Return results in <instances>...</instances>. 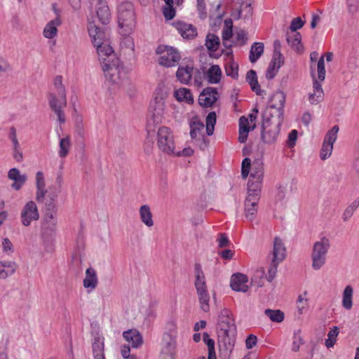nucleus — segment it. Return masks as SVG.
Masks as SVG:
<instances>
[{
    "instance_id": "22",
    "label": "nucleus",
    "mask_w": 359,
    "mask_h": 359,
    "mask_svg": "<svg viewBox=\"0 0 359 359\" xmlns=\"http://www.w3.org/2000/svg\"><path fill=\"white\" fill-rule=\"evenodd\" d=\"M8 177L14 182L12 187L15 190L20 189L27 180V175H21L20 170L15 168L8 171Z\"/></svg>"
},
{
    "instance_id": "48",
    "label": "nucleus",
    "mask_w": 359,
    "mask_h": 359,
    "mask_svg": "<svg viewBox=\"0 0 359 359\" xmlns=\"http://www.w3.org/2000/svg\"><path fill=\"white\" fill-rule=\"evenodd\" d=\"M226 27L222 31V40L229 41L232 36V21L231 19L225 20Z\"/></svg>"
},
{
    "instance_id": "57",
    "label": "nucleus",
    "mask_w": 359,
    "mask_h": 359,
    "mask_svg": "<svg viewBox=\"0 0 359 359\" xmlns=\"http://www.w3.org/2000/svg\"><path fill=\"white\" fill-rule=\"evenodd\" d=\"M197 9L199 16L201 19H205L207 16L205 11V4L204 0H197Z\"/></svg>"
},
{
    "instance_id": "37",
    "label": "nucleus",
    "mask_w": 359,
    "mask_h": 359,
    "mask_svg": "<svg viewBox=\"0 0 359 359\" xmlns=\"http://www.w3.org/2000/svg\"><path fill=\"white\" fill-rule=\"evenodd\" d=\"M250 178L262 179L264 176V168L262 163L259 161H253L250 168Z\"/></svg>"
},
{
    "instance_id": "51",
    "label": "nucleus",
    "mask_w": 359,
    "mask_h": 359,
    "mask_svg": "<svg viewBox=\"0 0 359 359\" xmlns=\"http://www.w3.org/2000/svg\"><path fill=\"white\" fill-rule=\"evenodd\" d=\"M54 86L57 90V95H61L64 97L66 95L65 87L62 85V78L61 76H57L54 79Z\"/></svg>"
},
{
    "instance_id": "31",
    "label": "nucleus",
    "mask_w": 359,
    "mask_h": 359,
    "mask_svg": "<svg viewBox=\"0 0 359 359\" xmlns=\"http://www.w3.org/2000/svg\"><path fill=\"white\" fill-rule=\"evenodd\" d=\"M264 45L262 42H255L251 46L249 60L252 63L255 62L264 53Z\"/></svg>"
},
{
    "instance_id": "5",
    "label": "nucleus",
    "mask_w": 359,
    "mask_h": 359,
    "mask_svg": "<svg viewBox=\"0 0 359 359\" xmlns=\"http://www.w3.org/2000/svg\"><path fill=\"white\" fill-rule=\"evenodd\" d=\"M118 22L122 35L130 34L135 27V18L133 5L123 2L118 8Z\"/></svg>"
},
{
    "instance_id": "4",
    "label": "nucleus",
    "mask_w": 359,
    "mask_h": 359,
    "mask_svg": "<svg viewBox=\"0 0 359 359\" xmlns=\"http://www.w3.org/2000/svg\"><path fill=\"white\" fill-rule=\"evenodd\" d=\"M283 118L262 116L261 139L267 144H274L279 136Z\"/></svg>"
},
{
    "instance_id": "29",
    "label": "nucleus",
    "mask_w": 359,
    "mask_h": 359,
    "mask_svg": "<svg viewBox=\"0 0 359 359\" xmlns=\"http://www.w3.org/2000/svg\"><path fill=\"white\" fill-rule=\"evenodd\" d=\"M84 287L91 290H94L98 283V280L97 277V273L95 270L89 267L86 271V277L83 281Z\"/></svg>"
},
{
    "instance_id": "14",
    "label": "nucleus",
    "mask_w": 359,
    "mask_h": 359,
    "mask_svg": "<svg viewBox=\"0 0 359 359\" xmlns=\"http://www.w3.org/2000/svg\"><path fill=\"white\" fill-rule=\"evenodd\" d=\"M195 287L197 294L198 296L201 309L204 312H208L210 310V294L207 290L205 280L195 281Z\"/></svg>"
},
{
    "instance_id": "62",
    "label": "nucleus",
    "mask_w": 359,
    "mask_h": 359,
    "mask_svg": "<svg viewBox=\"0 0 359 359\" xmlns=\"http://www.w3.org/2000/svg\"><path fill=\"white\" fill-rule=\"evenodd\" d=\"M9 138L12 141L13 147H20V143L17 138L16 129L13 126L10 128Z\"/></svg>"
},
{
    "instance_id": "7",
    "label": "nucleus",
    "mask_w": 359,
    "mask_h": 359,
    "mask_svg": "<svg viewBox=\"0 0 359 359\" xmlns=\"http://www.w3.org/2000/svg\"><path fill=\"white\" fill-rule=\"evenodd\" d=\"M285 95L282 91L275 92L271 97L268 106L262 113V116L283 118Z\"/></svg>"
},
{
    "instance_id": "54",
    "label": "nucleus",
    "mask_w": 359,
    "mask_h": 359,
    "mask_svg": "<svg viewBox=\"0 0 359 359\" xmlns=\"http://www.w3.org/2000/svg\"><path fill=\"white\" fill-rule=\"evenodd\" d=\"M165 18L168 20H172L175 15V10L172 5L167 6L163 11Z\"/></svg>"
},
{
    "instance_id": "38",
    "label": "nucleus",
    "mask_w": 359,
    "mask_h": 359,
    "mask_svg": "<svg viewBox=\"0 0 359 359\" xmlns=\"http://www.w3.org/2000/svg\"><path fill=\"white\" fill-rule=\"evenodd\" d=\"M205 46L210 51H216L219 46V39L213 34H208L206 36Z\"/></svg>"
},
{
    "instance_id": "49",
    "label": "nucleus",
    "mask_w": 359,
    "mask_h": 359,
    "mask_svg": "<svg viewBox=\"0 0 359 359\" xmlns=\"http://www.w3.org/2000/svg\"><path fill=\"white\" fill-rule=\"evenodd\" d=\"M265 276V271L263 268H260L255 272L253 277L252 278V282L257 283L259 286H262L264 283L263 278Z\"/></svg>"
},
{
    "instance_id": "41",
    "label": "nucleus",
    "mask_w": 359,
    "mask_h": 359,
    "mask_svg": "<svg viewBox=\"0 0 359 359\" xmlns=\"http://www.w3.org/2000/svg\"><path fill=\"white\" fill-rule=\"evenodd\" d=\"M70 146L71 142L70 137L69 135H67L66 137L60 139L59 156L62 158L67 156L69 153Z\"/></svg>"
},
{
    "instance_id": "39",
    "label": "nucleus",
    "mask_w": 359,
    "mask_h": 359,
    "mask_svg": "<svg viewBox=\"0 0 359 359\" xmlns=\"http://www.w3.org/2000/svg\"><path fill=\"white\" fill-rule=\"evenodd\" d=\"M264 313L271 321L275 323H281L285 317L284 313L279 309L272 310L267 309L264 311Z\"/></svg>"
},
{
    "instance_id": "6",
    "label": "nucleus",
    "mask_w": 359,
    "mask_h": 359,
    "mask_svg": "<svg viewBox=\"0 0 359 359\" xmlns=\"http://www.w3.org/2000/svg\"><path fill=\"white\" fill-rule=\"evenodd\" d=\"M330 247V241L325 237L314 243L311 255L312 268L314 270H319L325 264L326 256Z\"/></svg>"
},
{
    "instance_id": "55",
    "label": "nucleus",
    "mask_w": 359,
    "mask_h": 359,
    "mask_svg": "<svg viewBox=\"0 0 359 359\" xmlns=\"http://www.w3.org/2000/svg\"><path fill=\"white\" fill-rule=\"evenodd\" d=\"M302 344L303 341L301 336L297 333H294L293 337L292 350L294 352L298 351L299 350L300 345Z\"/></svg>"
},
{
    "instance_id": "56",
    "label": "nucleus",
    "mask_w": 359,
    "mask_h": 359,
    "mask_svg": "<svg viewBox=\"0 0 359 359\" xmlns=\"http://www.w3.org/2000/svg\"><path fill=\"white\" fill-rule=\"evenodd\" d=\"M297 134L298 133L297 130H292L289 133L287 140V145L288 147L292 148L295 145L297 139Z\"/></svg>"
},
{
    "instance_id": "52",
    "label": "nucleus",
    "mask_w": 359,
    "mask_h": 359,
    "mask_svg": "<svg viewBox=\"0 0 359 359\" xmlns=\"http://www.w3.org/2000/svg\"><path fill=\"white\" fill-rule=\"evenodd\" d=\"M238 66L237 64L231 63L229 65L226 67V75L236 79L238 76Z\"/></svg>"
},
{
    "instance_id": "27",
    "label": "nucleus",
    "mask_w": 359,
    "mask_h": 359,
    "mask_svg": "<svg viewBox=\"0 0 359 359\" xmlns=\"http://www.w3.org/2000/svg\"><path fill=\"white\" fill-rule=\"evenodd\" d=\"M61 25V20L59 15L54 20H50L44 27L43 36L47 39H53L57 34V27Z\"/></svg>"
},
{
    "instance_id": "32",
    "label": "nucleus",
    "mask_w": 359,
    "mask_h": 359,
    "mask_svg": "<svg viewBox=\"0 0 359 359\" xmlns=\"http://www.w3.org/2000/svg\"><path fill=\"white\" fill-rule=\"evenodd\" d=\"M16 264L14 262H0V279L6 278L14 273Z\"/></svg>"
},
{
    "instance_id": "20",
    "label": "nucleus",
    "mask_w": 359,
    "mask_h": 359,
    "mask_svg": "<svg viewBox=\"0 0 359 359\" xmlns=\"http://www.w3.org/2000/svg\"><path fill=\"white\" fill-rule=\"evenodd\" d=\"M259 199L255 196V198L246 197L245 201V216L249 220H252L257 212V205Z\"/></svg>"
},
{
    "instance_id": "42",
    "label": "nucleus",
    "mask_w": 359,
    "mask_h": 359,
    "mask_svg": "<svg viewBox=\"0 0 359 359\" xmlns=\"http://www.w3.org/2000/svg\"><path fill=\"white\" fill-rule=\"evenodd\" d=\"M216 113L211 111L206 117V133L207 135L210 136L214 133V128L216 123Z\"/></svg>"
},
{
    "instance_id": "45",
    "label": "nucleus",
    "mask_w": 359,
    "mask_h": 359,
    "mask_svg": "<svg viewBox=\"0 0 359 359\" xmlns=\"http://www.w3.org/2000/svg\"><path fill=\"white\" fill-rule=\"evenodd\" d=\"M338 334H339L338 327H337V326L333 327L327 334L328 338L325 340V344L327 348H331L334 345Z\"/></svg>"
},
{
    "instance_id": "9",
    "label": "nucleus",
    "mask_w": 359,
    "mask_h": 359,
    "mask_svg": "<svg viewBox=\"0 0 359 359\" xmlns=\"http://www.w3.org/2000/svg\"><path fill=\"white\" fill-rule=\"evenodd\" d=\"M273 259L269 269V273L266 276L268 281L271 282L277 272L278 265L282 262L286 256V249L283 241L279 237H276L273 241Z\"/></svg>"
},
{
    "instance_id": "50",
    "label": "nucleus",
    "mask_w": 359,
    "mask_h": 359,
    "mask_svg": "<svg viewBox=\"0 0 359 359\" xmlns=\"http://www.w3.org/2000/svg\"><path fill=\"white\" fill-rule=\"evenodd\" d=\"M128 35L129 34L123 35L124 37L121 41V46L122 48H126L130 50L131 51H133L135 48L134 41L133 39Z\"/></svg>"
},
{
    "instance_id": "21",
    "label": "nucleus",
    "mask_w": 359,
    "mask_h": 359,
    "mask_svg": "<svg viewBox=\"0 0 359 359\" xmlns=\"http://www.w3.org/2000/svg\"><path fill=\"white\" fill-rule=\"evenodd\" d=\"M36 200L39 203L43 201L45 195L47 192L46 189V182L43 174L41 171H38L36 174Z\"/></svg>"
},
{
    "instance_id": "2",
    "label": "nucleus",
    "mask_w": 359,
    "mask_h": 359,
    "mask_svg": "<svg viewBox=\"0 0 359 359\" xmlns=\"http://www.w3.org/2000/svg\"><path fill=\"white\" fill-rule=\"evenodd\" d=\"M102 65V69L106 80L109 82V90L111 93L119 89L126 79V72L119 60H107Z\"/></svg>"
},
{
    "instance_id": "26",
    "label": "nucleus",
    "mask_w": 359,
    "mask_h": 359,
    "mask_svg": "<svg viewBox=\"0 0 359 359\" xmlns=\"http://www.w3.org/2000/svg\"><path fill=\"white\" fill-rule=\"evenodd\" d=\"M262 179L250 178L248 182V196L247 197L255 198L260 199V192L262 187Z\"/></svg>"
},
{
    "instance_id": "35",
    "label": "nucleus",
    "mask_w": 359,
    "mask_h": 359,
    "mask_svg": "<svg viewBox=\"0 0 359 359\" xmlns=\"http://www.w3.org/2000/svg\"><path fill=\"white\" fill-rule=\"evenodd\" d=\"M353 294V289L351 285H347L343 292L342 306L346 310L352 308V297Z\"/></svg>"
},
{
    "instance_id": "1",
    "label": "nucleus",
    "mask_w": 359,
    "mask_h": 359,
    "mask_svg": "<svg viewBox=\"0 0 359 359\" xmlns=\"http://www.w3.org/2000/svg\"><path fill=\"white\" fill-rule=\"evenodd\" d=\"M218 345L221 352L229 355L235 344L236 326L234 319L230 316V311L223 309L218 318Z\"/></svg>"
},
{
    "instance_id": "47",
    "label": "nucleus",
    "mask_w": 359,
    "mask_h": 359,
    "mask_svg": "<svg viewBox=\"0 0 359 359\" xmlns=\"http://www.w3.org/2000/svg\"><path fill=\"white\" fill-rule=\"evenodd\" d=\"M317 70L318 79L320 81H323L325 78V60L323 56H321L318 61Z\"/></svg>"
},
{
    "instance_id": "60",
    "label": "nucleus",
    "mask_w": 359,
    "mask_h": 359,
    "mask_svg": "<svg viewBox=\"0 0 359 359\" xmlns=\"http://www.w3.org/2000/svg\"><path fill=\"white\" fill-rule=\"evenodd\" d=\"M279 69L280 68H278V67H275L269 64L266 72V78L269 80L273 79L276 74L278 73Z\"/></svg>"
},
{
    "instance_id": "63",
    "label": "nucleus",
    "mask_w": 359,
    "mask_h": 359,
    "mask_svg": "<svg viewBox=\"0 0 359 359\" xmlns=\"http://www.w3.org/2000/svg\"><path fill=\"white\" fill-rule=\"evenodd\" d=\"M348 11L351 13L357 12L359 6V0H347Z\"/></svg>"
},
{
    "instance_id": "43",
    "label": "nucleus",
    "mask_w": 359,
    "mask_h": 359,
    "mask_svg": "<svg viewBox=\"0 0 359 359\" xmlns=\"http://www.w3.org/2000/svg\"><path fill=\"white\" fill-rule=\"evenodd\" d=\"M190 136L191 139H197L201 132L204 128V124L201 121H194L190 123Z\"/></svg>"
},
{
    "instance_id": "3",
    "label": "nucleus",
    "mask_w": 359,
    "mask_h": 359,
    "mask_svg": "<svg viewBox=\"0 0 359 359\" xmlns=\"http://www.w3.org/2000/svg\"><path fill=\"white\" fill-rule=\"evenodd\" d=\"M165 111V96L163 93H156L154 97L149 104V118L148 119L147 133L148 135L155 134L156 131L152 126L161 123Z\"/></svg>"
},
{
    "instance_id": "11",
    "label": "nucleus",
    "mask_w": 359,
    "mask_h": 359,
    "mask_svg": "<svg viewBox=\"0 0 359 359\" xmlns=\"http://www.w3.org/2000/svg\"><path fill=\"white\" fill-rule=\"evenodd\" d=\"M53 93H49L48 95V100L50 108L55 114L57 117V121L60 124L65 123V116L63 111V108L67 106V98L66 95L64 97L61 95H57Z\"/></svg>"
},
{
    "instance_id": "30",
    "label": "nucleus",
    "mask_w": 359,
    "mask_h": 359,
    "mask_svg": "<svg viewBox=\"0 0 359 359\" xmlns=\"http://www.w3.org/2000/svg\"><path fill=\"white\" fill-rule=\"evenodd\" d=\"M140 217L142 222L147 227H151L154 225L153 215L148 205H142L139 210Z\"/></svg>"
},
{
    "instance_id": "28",
    "label": "nucleus",
    "mask_w": 359,
    "mask_h": 359,
    "mask_svg": "<svg viewBox=\"0 0 359 359\" xmlns=\"http://www.w3.org/2000/svg\"><path fill=\"white\" fill-rule=\"evenodd\" d=\"M246 81L250 86L252 91H254L257 95H262L265 94V90H262L258 83L257 76L255 70H250L246 74Z\"/></svg>"
},
{
    "instance_id": "18",
    "label": "nucleus",
    "mask_w": 359,
    "mask_h": 359,
    "mask_svg": "<svg viewBox=\"0 0 359 359\" xmlns=\"http://www.w3.org/2000/svg\"><path fill=\"white\" fill-rule=\"evenodd\" d=\"M175 28L184 39H193L197 35V31L195 27L191 24L184 22H176L174 23Z\"/></svg>"
},
{
    "instance_id": "34",
    "label": "nucleus",
    "mask_w": 359,
    "mask_h": 359,
    "mask_svg": "<svg viewBox=\"0 0 359 359\" xmlns=\"http://www.w3.org/2000/svg\"><path fill=\"white\" fill-rule=\"evenodd\" d=\"M93 353L95 359H105L104 355L103 339L97 337L92 344Z\"/></svg>"
},
{
    "instance_id": "46",
    "label": "nucleus",
    "mask_w": 359,
    "mask_h": 359,
    "mask_svg": "<svg viewBox=\"0 0 359 359\" xmlns=\"http://www.w3.org/2000/svg\"><path fill=\"white\" fill-rule=\"evenodd\" d=\"M75 133L76 135L83 139L86 135L83 119L81 116H77L75 120Z\"/></svg>"
},
{
    "instance_id": "61",
    "label": "nucleus",
    "mask_w": 359,
    "mask_h": 359,
    "mask_svg": "<svg viewBox=\"0 0 359 359\" xmlns=\"http://www.w3.org/2000/svg\"><path fill=\"white\" fill-rule=\"evenodd\" d=\"M217 242L219 248H221L229 246L230 244V241L226 233H220L219 235V238H217Z\"/></svg>"
},
{
    "instance_id": "64",
    "label": "nucleus",
    "mask_w": 359,
    "mask_h": 359,
    "mask_svg": "<svg viewBox=\"0 0 359 359\" xmlns=\"http://www.w3.org/2000/svg\"><path fill=\"white\" fill-rule=\"evenodd\" d=\"M257 342V338L254 334H250L245 340V346L248 349H251Z\"/></svg>"
},
{
    "instance_id": "33",
    "label": "nucleus",
    "mask_w": 359,
    "mask_h": 359,
    "mask_svg": "<svg viewBox=\"0 0 359 359\" xmlns=\"http://www.w3.org/2000/svg\"><path fill=\"white\" fill-rule=\"evenodd\" d=\"M221 76L222 71L218 65H212L207 72V78L210 83H218Z\"/></svg>"
},
{
    "instance_id": "15",
    "label": "nucleus",
    "mask_w": 359,
    "mask_h": 359,
    "mask_svg": "<svg viewBox=\"0 0 359 359\" xmlns=\"http://www.w3.org/2000/svg\"><path fill=\"white\" fill-rule=\"evenodd\" d=\"M218 92L215 88L207 87L199 95L198 103L203 107H210L217 100Z\"/></svg>"
},
{
    "instance_id": "13",
    "label": "nucleus",
    "mask_w": 359,
    "mask_h": 359,
    "mask_svg": "<svg viewBox=\"0 0 359 359\" xmlns=\"http://www.w3.org/2000/svg\"><path fill=\"white\" fill-rule=\"evenodd\" d=\"M20 217L22 224L26 226H29L32 221L38 220L39 213L35 202H27L22 210Z\"/></svg>"
},
{
    "instance_id": "12",
    "label": "nucleus",
    "mask_w": 359,
    "mask_h": 359,
    "mask_svg": "<svg viewBox=\"0 0 359 359\" xmlns=\"http://www.w3.org/2000/svg\"><path fill=\"white\" fill-rule=\"evenodd\" d=\"M338 131L339 127L337 126H334L326 134L320 151V158L322 160H325L330 156L333 149V144L337 137Z\"/></svg>"
},
{
    "instance_id": "44",
    "label": "nucleus",
    "mask_w": 359,
    "mask_h": 359,
    "mask_svg": "<svg viewBox=\"0 0 359 359\" xmlns=\"http://www.w3.org/2000/svg\"><path fill=\"white\" fill-rule=\"evenodd\" d=\"M359 207V196L351 203L345 210L343 214L344 221H348L353 215L354 212Z\"/></svg>"
},
{
    "instance_id": "58",
    "label": "nucleus",
    "mask_w": 359,
    "mask_h": 359,
    "mask_svg": "<svg viewBox=\"0 0 359 359\" xmlns=\"http://www.w3.org/2000/svg\"><path fill=\"white\" fill-rule=\"evenodd\" d=\"M194 271H195V276H196L195 281L205 280L204 273L202 270V268H201V266L200 264L197 263L195 264Z\"/></svg>"
},
{
    "instance_id": "36",
    "label": "nucleus",
    "mask_w": 359,
    "mask_h": 359,
    "mask_svg": "<svg viewBox=\"0 0 359 359\" xmlns=\"http://www.w3.org/2000/svg\"><path fill=\"white\" fill-rule=\"evenodd\" d=\"M175 96L179 101H186L189 104L194 103V97L189 89L180 88L175 92Z\"/></svg>"
},
{
    "instance_id": "53",
    "label": "nucleus",
    "mask_w": 359,
    "mask_h": 359,
    "mask_svg": "<svg viewBox=\"0 0 359 359\" xmlns=\"http://www.w3.org/2000/svg\"><path fill=\"white\" fill-rule=\"evenodd\" d=\"M304 25V21L301 18L297 17L294 18L290 24V29L292 32H296L297 29H301Z\"/></svg>"
},
{
    "instance_id": "19",
    "label": "nucleus",
    "mask_w": 359,
    "mask_h": 359,
    "mask_svg": "<svg viewBox=\"0 0 359 359\" xmlns=\"http://www.w3.org/2000/svg\"><path fill=\"white\" fill-rule=\"evenodd\" d=\"M123 337L133 348H137L143 343V339L139 331L135 329L128 330L123 333Z\"/></svg>"
},
{
    "instance_id": "10",
    "label": "nucleus",
    "mask_w": 359,
    "mask_h": 359,
    "mask_svg": "<svg viewBox=\"0 0 359 359\" xmlns=\"http://www.w3.org/2000/svg\"><path fill=\"white\" fill-rule=\"evenodd\" d=\"M156 53L161 55L159 65L166 67L175 66L181 58L180 53L175 48L167 46H159L156 48Z\"/></svg>"
},
{
    "instance_id": "16",
    "label": "nucleus",
    "mask_w": 359,
    "mask_h": 359,
    "mask_svg": "<svg viewBox=\"0 0 359 359\" xmlns=\"http://www.w3.org/2000/svg\"><path fill=\"white\" fill-rule=\"evenodd\" d=\"M95 46L97 48V53L102 66V65H104V62H107L108 60H119L118 57H116L111 46L107 42L101 44L99 43Z\"/></svg>"
},
{
    "instance_id": "59",
    "label": "nucleus",
    "mask_w": 359,
    "mask_h": 359,
    "mask_svg": "<svg viewBox=\"0 0 359 359\" xmlns=\"http://www.w3.org/2000/svg\"><path fill=\"white\" fill-rule=\"evenodd\" d=\"M287 41L291 48L296 51H299L302 48L301 42L293 39L290 36H287Z\"/></svg>"
},
{
    "instance_id": "23",
    "label": "nucleus",
    "mask_w": 359,
    "mask_h": 359,
    "mask_svg": "<svg viewBox=\"0 0 359 359\" xmlns=\"http://www.w3.org/2000/svg\"><path fill=\"white\" fill-rule=\"evenodd\" d=\"M88 33L92 39V42L94 46L98 45L99 43H103L107 42L106 41V33L104 30L96 25H91L88 27Z\"/></svg>"
},
{
    "instance_id": "25",
    "label": "nucleus",
    "mask_w": 359,
    "mask_h": 359,
    "mask_svg": "<svg viewBox=\"0 0 359 359\" xmlns=\"http://www.w3.org/2000/svg\"><path fill=\"white\" fill-rule=\"evenodd\" d=\"M96 8L97 15L100 21L103 25L108 24L110 20V13L107 3L102 0H97Z\"/></svg>"
},
{
    "instance_id": "24",
    "label": "nucleus",
    "mask_w": 359,
    "mask_h": 359,
    "mask_svg": "<svg viewBox=\"0 0 359 359\" xmlns=\"http://www.w3.org/2000/svg\"><path fill=\"white\" fill-rule=\"evenodd\" d=\"M194 70V67L191 65L180 66L176 76L182 83L188 84L191 79Z\"/></svg>"
},
{
    "instance_id": "40",
    "label": "nucleus",
    "mask_w": 359,
    "mask_h": 359,
    "mask_svg": "<svg viewBox=\"0 0 359 359\" xmlns=\"http://www.w3.org/2000/svg\"><path fill=\"white\" fill-rule=\"evenodd\" d=\"M57 224L54 208H48L45 215V224L47 228L53 230Z\"/></svg>"
},
{
    "instance_id": "17",
    "label": "nucleus",
    "mask_w": 359,
    "mask_h": 359,
    "mask_svg": "<svg viewBox=\"0 0 359 359\" xmlns=\"http://www.w3.org/2000/svg\"><path fill=\"white\" fill-rule=\"evenodd\" d=\"M248 278L245 274L237 273L231 277V287L236 292H246L249 289Z\"/></svg>"
},
{
    "instance_id": "8",
    "label": "nucleus",
    "mask_w": 359,
    "mask_h": 359,
    "mask_svg": "<svg viewBox=\"0 0 359 359\" xmlns=\"http://www.w3.org/2000/svg\"><path fill=\"white\" fill-rule=\"evenodd\" d=\"M157 145L158 149L167 154L180 155V152H175V144L172 133L170 128L161 126L156 132Z\"/></svg>"
}]
</instances>
